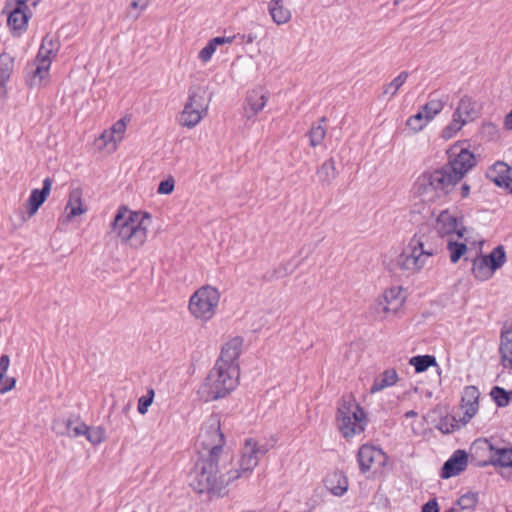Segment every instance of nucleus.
Wrapping results in <instances>:
<instances>
[{
  "label": "nucleus",
  "mask_w": 512,
  "mask_h": 512,
  "mask_svg": "<svg viewBox=\"0 0 512 512\" xmlns=\"http://www.w3.org/2000/svg\"><path fill=\"white\" fill-rule=\"evenodd\" d=\"M151 216L147 212H136L120 207L112 223V230L120 242L132 249H139L147 240Z\"/></svg>",
  "instance_id": "1"
},
{
  "label": "nucleus",
  "mask_w": 512,
  "mask_h": 512,
  "mask_svg": "<svg viewBox=\"0 0 512 512\" xmlns=\"http://www.w3.org/2000/svg\"><path fill=\"white\" fill-rule=\"evenodd\" d=\"M439 246L429 241L424 233L415 234L398 255L397 267L407 275H416L433 265Z\"/></svg>",
  "instance_id": "2"
},
{
  "label": "nucleus",
  "mask_w": 512,
  "mask_h": 512,
  "mask_svg": "<svg viewBox=\"0 0 512 512\" xmlns=\"http://www.w3.org/2000/svg\"><path fill=\"white\" fill-rule=\"evenodd\" d=\"M435 230L441 237H450L447 249L452 263H456L476 244L475 241L470 240L469 231L463 226L461 219L448 210H444L438 215Z\"/></svg>",
  "instance_id": "3"
},
{
  "label": "nucleus",
  "mask_w": 512,
  "mask_h": 512,
  "mask_svg": "<svg viewBox=\"0 0 512 512\" xmlns=\"http://www.w3.org/2000/svg\"><path fill=\"white\" fill-rule=\"evenodd\" d=\"M269 449L267 444H261L251 437L246 438L240 456L231 462L232 467L226 473V484L240 478H248L258 465L260 458L265 455Z\"/></svg>",
  "instance_id": "4"
},
{
  "label": "nucleus",
  "mask_w": 512,
  "mask_h": 512,
  "mask_svg": "<svg viewBox=\"0 0 512 512\" xmlns=\"http://www.w3.org/2000/svg\"><path fill=\"white\" fill-rule=\"evenodd\" d=\"M460 180L446 166L431 172L423 173L417 180L420 195L432 200L447 195Z\"/></svg>",
  "instance_id": "5"
},
{
  "label": "nucleus",
  "mask_w": 512,
  "mask_h": 512,
  "mask_svg": "<svg viewBox=\"0 0 512 512\" xmlns=\"http://www.w3.org/2000/svg\"><path fill=\"white\" fill-rule=\"evenodd\" d=\"M339 431L345 438H351L365 430L367 420L363 408L353 396H345L337 411Z\"/></svg>",
  "instance_id": "6"
},
{
  "label": "nucleus",
  "mask_w": 512,
  "mask_h": 512,
  "mask_svg": "<svg viewBox=\"0 0 512 512\" xmlns=\"http://www.w3.org/2000/svg\"><path fill=\"white\" fill-rule=\"evenodd\" d=\"M218 460L219 458L208 457L197 463L190 483L194 491L198 493L219 494L221 487L217 477L219 473Z\"/></svg>",
  "instance_id": "7"
},
{
  "label": "nucleus",
  "mask_w": 512,
  "mask_h": 512,
  "mask_svg": "<svg viewBox=\"0 0 512 512\" xmlns=\"http://www.w3.org/2000/svg\"><path fill=\"white\" fill-rule=\"evenodd\" d=\"M205 94L206 91L200 86L189 89L187 101L178 117L180 126L191 129L200 123L207 110Z\"/></svg>",
  "instance_id": "8"
},
{
  "label": "nucleus",
  "mask_w": 512,
  "mask_h": 512,
  "mask_svg": "<svg viewBox=\"0 0 512 512\" xmlns=\"http://www.w3.org/2000/svg\"><path fill=\"white\" fill-rule=\"evenodd\" d=\"M220 292L209 285L199 288L190 297L189 311L201 321L210 320L218 307Z\"/></svg>",
  "instance_id": "9"
},
{
  "label": "nucleus",
  "mask_w": 512,
  "mask_h": 512,
  "mask_svg": "<svg viewBox=\"0 0 512 512\" xmlns=\"http://www.w3.org/2000/svg\"><path fill=\"white\" fill-rule=\"evenodd\" d=\"M406 297V291L403 287H390L377 297L372 306V311L380 320L391 319L400 312L406 301Z\"/></svg>",
  "instance_id": "10"
},
{
  "label": "nucleus",
  "mask_w": 512,
  "mask_h": 512,
  "mask_svg": "<svg viewBox=\"0 0 512 512\" xmlns=\"http://www.w3.org/2000/svg\"><path fill=\"white\" fill-rule=\"evenodd\" d=\"M244 351V338L240 335L231 336L226 342V393L237 388L241 370L239 356Z\"/></svg>",
  "instance_id": "11"
},
{
  "label": "nucleus",
  "mask_w": 512,
  "mask_h": 512,
  "mask_svg": "<svg viewBox=\"0 0 512 512\" xmlns=\"http://www.w3.org/2000/svg\"><path fill=\"white\" fill-rule=\"evenodd\" d=\"M223 438L221 417L219 414H212L201 428L199 434V441L203 448L209 452V457L220 458Z\"/></svg>",
  "instance_id": "12"
},
{
  "label": "nucleus",
  "mask_w": 512,
  "mask_h": 512,
  "mask_svg": "<svg viewBox=\"0 0 512 512\" xmlns=\"http://www.w3.org/2000/svg\"><path fill=\"white\" fill-rule=\"evenodd\" d=\"M223 354L224 346L220 349V356L215 367L210 371L198 390L200 398L205 402L217 400L224 395V366L221 364Z\"/></svg>",
  "instance_id": "13"
},
{
  "label": "nucleus",
  "mask_w": 512,
  "mask_h": 512,
  "mask_svg": "<svg viewBox=\"0 0 512 512\" xmlns=\"http://www.w3.org/2000/svg\"><path fill=\"white\" fill-rule=\"evenodd\" d=\"M505 260V251L502 246H498L489 255H482L473 260L472 273L478 280H488L497 269L503 266Z\"/></svg>",
  "instance_id": "14"
},
{
  "label": "nucleus",
  "mask_w": 512,
  "mask_h": 512,
  "mask_svg": "<svg viewBox=\"0 0 512 512\" xmlns=\"http://www.w3.org/2000/svg\"><path fill=\"white\" fill-rule=\"evenodd\" d=\"M473 448L488 453V460L484 465H492L496 468L512 469V446L495 445L488 439H479L474 442Z\"/></svg>",
  "instance_id": "15"
},
{
  "label": "nucleus",
  "mask_w": 512,
  "mask_h": 512,
  "mask_svg": "<svg viewBox=\"0 0 512 512\" xmlns=\"http://www.w3.org/2000/svg\"><path fill=\"white\" fill-rule=\"evenodd\" d=\"M475 165V157L469 150L455 145L450 150L449 162L445 165L456 177L461 180Z\"/></svg>",
  "instance_id": "16"
},
{
  "label": "nucleus",
  "mask_w": 512,
  "mask_h": 512,
  "mask_svg": "<svg viewBox=\"0 0 512 512\" xmlns=\"http://www.w3.org/2000/svg\"><path fill=\"white\" fill-rule=\"evenodd\" d=\"M358 462L363 472L382 468L387 462L386 454L372 445H363L358 452Z\"/></svg>",
  "instance_id": "17"
},
{
  "label": "nucleus",
  "mask_w": 512,
  "mask_h": 512,
  "mask_svg": "<svg viewBox=\"0 0 512 512\" xmlns=\"http://www.w3.org/2000/svg\"><path fill=\"white\" fill-rule=\"evenodd\" d=\"M268 92L264 87L258 86L249 90L243 104V115L246 119H254L266 106Z\"/></svg>",
  "instance_id": "18"
},
{
  "label": "nucleus",
  "mask_w": 512,
  "mask_h": 512,
  "mask_svg": "<svg viewBox=\"0 0 512 512\" xmlns=\"http://www.w3.org/2000/svg\"><path fill=\"white\" fill-rule=\"evenodd\" d=\"M51 188L52 180L50 178H45L43 180L42 189H33L31 191L30 196L26 202L27 216H25L24 213H21L20 224L24 223L28 218L32 217L38 211V209L49 196Z\"/></svg>",
  "instance_id": "19"
},
{
  "label": "nucleus",
  "mask_w": 512,
  "mask_h": 512,
  "mask_svg": "<svg viewBox=\"0 0 512 512\" xmlns=\"http://www.w3.org/2000/svg\"><path fill=\"white\" fill-rule=\"evenodd\" d=\"M480 393L475 386H468L464 389L462 394L461 410L463 411V417L461 418L462 425L473 418L478 411V399Z\"/></svg>",
  "instance_id": "20"
},
{
  "label": "nucleus",
  "mask_w": 512,
  "mask_h": 512,
  "mask_svg": "<svg viewBox=\"0 0 512 512\" xmlns=\"http://www.w3.org/2000/svg\"><path fill=\"white\" fill-rule=\"evenodd\" d=\"M467 464L468 456L466 452L463 450H457L443 465L441 477L448 479L457 476L466 469Z\"/></svg>",
  "instance_id": "21"
},
{
  "label": "nucleus",
  "mask_w": 512,
  "mask_h": 512,
  "mask_svg": "<svg viewBox=\"0 0 512 512\" xmlns=\"http://www.w3.org/2000/svg\"><path fill=\"white\" fill-rule=\"evenodd\" d=\"M509 166L503 162L495 163L487 171L488 178L500 187H505L512 191V179L507 176Z\"/></svg>",
  "instance_id": "22"
},
{
  "label": "nucleus",
  "mask_w": 512,
  "mask_h": 512,
  "mask_svg": "<svg viewBox=\"0 0 512 512\" xmlns=\"http://www.w3.org/2000/svg\"><path fill=\"white\" fill-rule=\"evenodd\" d=\"M325 487L334 496H342L348 490L347 477L340 471L329 473L324 480Z\"/></svg>",
  "instance_id": "23"
},
{
  "label": "nucleus",
  "mask_w": 512,
  "mask_h": 512,
  "mask_svg": "<svg viewBox=\"0 0 512 512\" xmlns=\"http://www.w3.org/2000/svg\"><path fill=\"white\" fill-rule=\"evenodd\" d=\"M499 353L502 365L507 369H512V327H505L502 331Z\"/></svg>",
  "instance_id": "24"
},
{
  "label": "nucleus",
  "mask_w": 512,
  "mask_h": 512,
  "mask_svg": "<svg viewBox=\"0 0 512 512\" xmlns=\"http://www.w3.org/2000/svg\"><path fill=\"white\" fill-rule=\"evenodd\" d=\"M458 119L465 120V125L477 117L476 102L469 97H462L453 113Z\"/></svg>",
  "instance_id": "25"
},
{
  "label": "nucleus",
  "mask_w": 512,
  "mask_h": 512,
  "mask_svg": "<svg viewBox=\"0 0 512 512\" xmlns=\"http://www.w3.org/2000/svg\"><path fill=\"white\" fill-rule=\"evenodd\" d=\"M17 5L18 6L13 11L10 12L7 19V23L14 33L20 34L22 31L26 29L28 23V15L23 10V7H26L25 3L19 4L17 2Z\"/></svg>",
  "instance_id": "26"
},
{
  "label": "nucleus",
  "mask_w": 512,
  "mask_h": 512,
  "mask_svg": "<svg viewBox=\"0 0 512 512\" xmlns=\"http://www.w3.org/2000/svg\"><path fill=\"white\" fill-rule=\"evenodd\" d=\"M399 381L398 373L395 369H387L378 375L370 387V393H378L388 387L395 385Z\"/></svg>",
  "instance_id": "27"
},
{
  "label": "nucleus",
  "mask_w": 512,
  "mask_h": 512,
  "mask_svg": "<svg viewBox=\"0 0 512 512\" xmlns=\"http://www.w3.org/2000/svg\"><path fill=\"white\" fill-rule=\"evenodd\" d=\"M86 209L82 205V193L79 189H74L69 193V199L65 206L67 220L85 213Z\"/></svg>",
  "instance_id": "28"
},
{
  "label": "nucleus",
  "mask_w": 512,
  "mask_h": 512,
  "mask_svg": "<svg viewBox=\"0 0 512 512\" xmlns=\"http://www.w3.org/2000/svg\"><path fill=\"white\" fill-rule=\"evenodd\" d=\"M33 69L31 70V78L29 84L31 87H39L47 82L50 66L49 62H41L34 60Z\"/></svg>",
  "instance_id": "29"
},
{
  "label": "nucleus",
  "mask_w": 512,
  "mask_h": 512,
  "mask_svg": "<svg viewBox=\"0 0 512 512\" xmlns=\"http://www.w3.org/2000/svg\"><path fill=\"white\" fill-rule=\"evenodd\" d=\"M59 49V43L57 40L50 38L48 36L44 37L39 48L38 54L35 60L44 62H49L51 65L52 59L56 56Z\"/></svg>",
  "instance_id": "30"
},
{
  "label": "nucleus",
  "mask_w": 512,
  "mask_h": 512,
  "mask_svg": "<svg viewBox=\"0 0 512 512\" xmlns=\"http://www.w3.org/2000/svg\"><path fill=\"white\" fill-rule=\"evenodd\" d=\"M269 13L277 25L286 24L291 19V12L288 8L284 7L283 0H271Z\"/></svg>",
  "instance_id": "31"
},
{
  "label": "nucleus",
  "mask_w": 512,
  "mask_h": 512,
  "mask_svg": "<svg viewBox=\"0 0 512 512\" xmlns=\"http://www.w3.org/2000/svg\"><path fill=\"white\" fill-rule=\"evenodd\" d=\"M63 424L65 429L61 433L71 438L84 436L88 432V426L77 417H70Z\"/></svg>",
  "instance_id": "32"
},
{
  "label": "nucleus",
  "mask_w": 512,
  "mask_h": 512,
  "mask_svg": "<svg viewBox=\"0 0 512 512\" xmlns=\"http://www.w3.org/2000/svg\"><path fill=\"white\" fill-rule=\"evenodd\" d=\"M10 365V358L8 355L0 357V394H4L12 390L16 385L14 377L4 378Z\"/></svg>",
  "instance_id": "33"
},
{
  "label": "nucleus",
  "mask_w": 512,
  "mask_h": 512,
  "mask_svg": "<svg viewBox=\"0 0 512 512\" xmlns=\"http://www.w3.org/2000/svg\"><path fill=\"white\" fill-rule=\"evenodd\" d=\"M319 181L322 184H331L332 181L337 177V170L335 161L330 158L326 160L316 172Z\"/></svg>",
  "instance_id": "34"
},
{
  "label": "nucleus",
  "mask_w": 512,
  "mask_h": 512,
  "mask_svg": "<svg viewBox=\"0 0 512 512\" xmlns=\"http://www.w3.org/2000/svg\"><path fill=\"white\" fill-rule=\"evenodd\" d=\"M14 70V58L3 52L0 54V87L4 86L10 79Z\"/></svg>",
  "instance_id": "35"
},
{
  "label": "nucleus",
  "mask_w": 512,
  "mask_h": 512,
  "mask_svg": "<svg viewBox=\"0 0 512 512\" xmlns=\"http://www.w3.org/2000/svg\"><path fill=\"white\" fill-rule=\"evenodd\" d=\"M409 74L407 71H402L391 82L383 87V95L388 96L389 99L393 98L399 89L404 85Z\"/></svg>",
  "instance_id": "36"
},
{
  "label": "nucleus",
  "mask_w": 512,
  "mask_h": 512,
  "mask_svg": "<svg viewBox=\"0 0 512 512\" xmlns=\"http://www.w3.org/2000/svg\"><path fill=\"white\" fill-rule=\"evenodd\" d=\"M224 44V36H218L211 39L207 45L199 52L198 58L202 63H207L211 60L217 47Z\"/></svg>",
  "instance_id": "37"
},
{
  "label": "nucleus",
  "mask_w": 512,
  "mask_h": 512,
  "mask_svg": "<svg viewBox=\"0 0 512 512\" xmlns=\"http://www.w3.org/2000/svg\"><path fill=\"white\" fill-rule=\"evenodd\" d=\"M417 373L426 371L431 366H437L436 358L431 355L414 356L409 360Z\"/></svg>",
  "instance_id": "38"
},
{
  "label": "nucleus",
  "mask_w": 512,
  "mask_h": 512,
  "mask_svg": "<svg viewBox=\"0 0 512 512\" xmlns=\"http://www.w3.org/2000/svg\"><path fill=\"white\" fill-rule=\"evenodd\" d=\"M428 123L430 122L427 117L419 110L415 115L407 119L406 126L411 132L418 133L423 130Z\"/></svg>",
  "instance_id": "39"
},
{
  "label": "nucleus",
  "mask_w": 512,
  "mask_h": 512,
  "mask_svg": "<svg viewBox=\"0 0 512 512\" xmlns=\"http://www.w3.org/2000/svg\"><path fill=\"white\" fill-rule=\"evenodd\" d=\"M464 126L465 120H460L453 114L451 122L443 128L441 137L444 140H449L453 138Z\"/></svg>",
  "instance_id": "40"
},
{
  "label": "nucleus",
  "mask_w": 512,
  "mask_h": 512,
  "mask_svg": "<svg viewBox=\"0 0 512 512\" xmlns=\"http://www.w3.org/2000/svg\"><path fill=\"white\" fill-rule=\"evenodd\" d=\"M443 107L444 103L441 100L433 99L423 105L420 111L427 117L429 122H431L434 117L442 111Z\"/></svg>",
  "instance_id": "41"
},
{
  "label": "nucleus",
  "mask_w": 512,
  "mask_h": 512,
  "mask_svg": "<svg viewBox=\"0 0 512 512\" xmlns=\"http://www.w3.org/2000/svg\"><path fill=\"white\" fill-rule=\"evenodd\" d=\"M308 136L310 140V145L312 147H316L323 142L326 136V128L321 124H315L311 127Z\"/></svg>",
  "instance_id": "42"
},
{
  "label": "nucleus",
  "mask_w": 512,
  "mask_h": 512,
  "mask_svg": "<svg viewBox=\"0 0 512 512\" xmlns=\"http://www.w3.org/2000/svg\"><path fill=\"white\" fill-rule=\"evenodd\" d=\"M478 502V495L476 493L468 492L462 495L458 501L457 505L461 510L472 511Z\"/></svg>",
  "instance_id": "43"
},
{
  "label": "nucleus",
  "mask_w": 512,
  "mask_h": 512,
  "mask_svg": "<svg viewBox=\"0 0 512 512\" xmlns=\"http://www.w3.org/2000/svg\"><path fill=\"white\" fill-rule=\"evenodd\" d=\"M462 426V422L460 423L457 421L454 417H444L441 419L439 424L437 425V428L442 433H451L457 429H459Z\"/></svg>",
  "instance_id": "44"
},
{
  "label": "nucleus",
  "mask_w": 512,
  "mask_h": 512,
  "mask_svg": "<svg viewBox=\"0 0 512 512\" xmlns=\"http://www.w3.org/2000/svg\"><path fill=\"white\" fill-rule=\"evenodd\" d=\"M490 395L499 407H505L509 404L510 394L503 388L494 387Z\"/></svg>",
  "instance_id": "45"
},
{
  "label": "nucleus",
  "mask_w": 512,
  "mask_h": 512,
  "mask_svg": "<svg viewBox=\"0 0 512 512\" xmlns=\"http://www.w3.org/2000/svg\"><path fill=\"white\" fill-rule=\"evenodd\" d=\"M84 436L90 443L97 445L105 440V431L101 427H96L92 430L88 427V432Z\"/></svg>",
  "instance_id": "46"
},
{
  "label": "nucleus",
  "mask_w": 512,
  "mask_h": 512,
  "mask_svg": "<svg viewBox=\"0 0 512 512\" xmlns=\"http://www.w3.org/2000/svg\"><path fill=\"white\" fill-rule=\"evenodd\" d=\"M128 121H129V119H127L126 117L121 118L118 121H116L111 126V128L108 129L111 131V133L113 135H115L117 137L116 140H119L121 142L122 139L124 138V134L126 131Z\"/></svg>",
  "instance_id": "47"
},
{
  "label": "nucleus",
  "mask_w": 512,
  "mask_h": 512,
  "mask_svg": "<svg viewBox=\"0 0 512 512\" xmlns=\"http://www.w3.org/2000/svg\"><path fill=\"white\" fill-rule=\"evenodd\" d=\"M154 399V390L149 389L147 394L144 396H141L138 400V412L142 415L146 414L148 411L149 406L152 404Z\"/></svg>",
  "instance_id": "48"
},
{
  "label": "nucleus",
  "mask_w": 512,
  "mask_h": 512,
  "mask_svg": "<svg viewBox=\"0 0 512 512\" xmlns=\"http://www.w3.org/2000/svg\"><path fill=\"white\" fill-rule=\"evenodd\" d=\"M116 136L111 133L110 130H105L100 135V140L103 142V146L106 148H110L112 151H115L117 148L118 143H120L119 140H116Z\"/></svg>",
  "instance_id": "49"
},
{
  "label": "nucleus",
  "mask_w": 512,
  "mask_h": 512,
  "mask_svg": "<svg viewBox=\"0 0 512 512\" xmlns=\"http://www.w3.org/2000/svg\"><path fill=\"white\" fill-rule=\"evenodd\" d=\"M175 187V180L172 177H169L166 180L160 182L157 192L159 194L168 195L171 194Z\"/></svg>",
  "instance_id": "50"
},
{
  "label": "nucleus",
  "mask_w": 512,
  "mask_h": 512,
  "mask_svg": "<svg viewBox=\"0 0 512 512\" xmlns=\"http://www.w3.org/2000/svg\"><path fill=\"white\" fill-rule=\"evenodd\" d=\"M150 1L151 0H131L130 7L133 10L137 11L135 18H138L140 13L148 7V5L150 4Z\"/></svg>",
  "instance_id": "51"
},
{
  "label": "nucleus",
  "mask_w": 512,
  "mask_h": 512,
  "mask_svg": "<svg viewBox=\"0 0 512 512\" xmlns=\"http://www.w3.org/2000/svg\"><path fill=\"white\" fill-rule=\"evenodd\" d=\"M256 39V35L249 33L247 35H237L234 36L231 41H236L240 44H251ZM230 42V39L226 37V43Z\"/></svg>",
  "instance_id": "52"
},
{
  "label": "nucleus",
  "mask_w": 512,
  "mask_h": 512,
  "mask_svg": "<svg viewBox=\"0 0 512 512\" xmlns=\"http://www.w3.org/2000/svg\"><path fill=\"white\" fill-rule=\"evenodd\" d=\"M292 271L288 269L287 264H280L278 268L275 269L276 278H281L287 276Z\"/></svg>",
  "instance_id": "53"
},
{
  "label": "nucleus",
  "mask_w": 512,
  "mask_h": 512,
  "mask_svg": "<svg viewBox=\"0 0 512 512\" xmlns=\"http://www.w3.org/2000/svg\"><path fill=\"white\" fill-rule=\"evenodd\" d=\"M422 512H439L436 500H430L422 507Z\"/></svg>",
  "instance_id": "54"
},
{
  "label": "nucleus",
  "mask_w": 512,
  "mask_h": 512,
  "mask_svg": "<svg viewBox=\"0 0 512 512\" xmlns=\"http://www.w3.org/2000/svg\"><path fill=\"white\" fill-rule=\"evenodd\" d=\"M469 193H470V186L466 183L463 184L460 189L461 198L468 197Z\"/></svg>",
  "instance_id": "55"
},
{
  "label": "nucleus",
  "mask_w": 512,
  "mask_h": 512,
  "mask_svg": "<svg viewBox=\"0 0 512 512\" xmlns=\"http://www.w3.org/2000/svg\"><path fill=\"white\" fill-rule=\"evenodd\" d=\"M504 126L508 130H512V110L507 114L505 121H504Z\"/></svg>",
  "instance_id": "56"
},
{
  "label": "nucleus",
  "mask_w": 512,
  "mask_h": 512,
  "mask_svg": "<svg viewBox=\"0 0 512 512\" xmlns=\"http://www.w3.org/2000/svg\"><path fill=\"white\" fill-rule=\"evenodd\" d=\"M483 128L490 134H495L497 132L496 126L492 123L485 124Z\"/></svg>",
  "instance_id": "57"
},
{
  "label": "nucleus",
  "mask_w": 512,
  "mask_h": 512,
  "mask_svg": "<svg viewBox=\"0 0 512 512\" xmlns=\"http://www.w3.org/2000/svg\"><path fill=\"white\" fill-rule=\"evenodd\" d=\"M416 391H417V389H416V388H415V389H413V390L405 391V392H404L401 396H399L398 398H399V399H406V398L410 397V395H411V393H412V392H416Z\"/></svg>",
  "instance_id": "58"
},
{
  "label": "nucleus",
  "mask_w": 512,
  "mask_h": 512,
  "mask_svg": "<svg viewBox=\"0 0 512 512\" xmlns=\"http://www.w3.org/2000/svg\"><path fill=\"white\" fill-rule=\"evenodd\" d=\"M417 415H418V413H417L416 411H414V410H410V411H408V412H406V413L404 414V417L408 419V418H414V417H416Z\"/></svg>",
  "instance_id": "59"
},
{
  "label": "nucleus",
  "mask_w": 512,
  "mask_h": 512,
  "mask_svg": "<svg viewBox=\"0 0 512 512\" xmlns=\"http://www.w3.org/2000/svg\"><path fill=\"white\" fill-rule=\"evenodd\" d=\"M405 0H393V5L394 6H399L401 5Z\"/></svg>",
  "instance_id": "60"
},
{
  "label": "nucleus",
  "mask_w": 512,
  "mask_h": 512,
  "mask_svg": "<svg viewBox=\"0 0 512 512\" xmlns=\"http://www.w3.org/2000/svg\"><path fill=\"white\" fill-rule=\"evenodd\" d=\"M19 4H24L26 3L27 0H16Z\"/></svg>",
  "instance_id": "61"
},
{
  "label": "nucleus",
  "mask_w": 512,
  "mask_h": 512,
  "mask_svg": "<svg viewBox=\"0 0 512 512\" xmlns=\"http://www.w3.org/2000/svg\"><path fill=\"white\" fill-rule=\"evenodd\" d=\"M411 428H412V430H413V433L417 435V434H418V431H417L413 426H412Z\"/></svg>",
  "instance_id": "62"
},
{
  "label": "nucleus",
  "mask_w": 512,
  "mask_h": 512,
  "mask_svg": "<svg viewBox=\"0 0 512 512\" xmlns=\"http://www.w3.org/2000/svg\"><path fill=\"white\" fill-rule=\"evenodd\" d=\"M510 394H512V392Z\"/></svg>",
  "instance_id": "63"
}]
</instances>
